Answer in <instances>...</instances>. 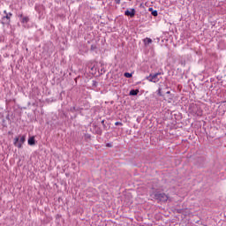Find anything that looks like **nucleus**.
<instances>
[{
    "mask_svg": "<svg viewBox=\"0 0 226 226\" xmlns=\"http://www.w3.org/2000/svg\"><path fill=\"white\" fill-rule=\"evenodd\" d=\"M139 93H140V91L139 89H132L129 92V96H137V94H139Z\"/></svg>",
    "mask_w": 226,
    "mask_h": 226,
    "instance_id": "8",
    "label": "nucleus"
},
{
    "mask_svg": "<svg viewBox=\"0 0 226 226\" xmlns=\"http://www.w3.org/2000/svg\"><path fill=\"white\" fill-rule=\"evenodd\" d=\"M5 16L2 18V24L4 26L5 24H10V19L11 18V13H6V11H4Z\"/></svg>",
    "mask_w": 226,
    "mask_h": 226,
    "instance_id": "5",
    "label": "nucleus"
},
{
    "mask_svg": "<svg viewBox=\"0 0 226 226\" xmlns=\"http://www.w3.org/2000/svg\"><path fill=\"white\" fill-rule=\"evenodd\" d=\"M96 44H92L91 45V50H92V52H94V50H96Z\"/></svg>",
    "mask_w": 226,
    "mask_h": 226,
    "instance_id": "13",
    "label": "nucleus"
},
{
    "mask_svg": "<svg viewBox=\"0 0 226 226\" xmlns=\"http://www.w3.org/2000/svg\"><path fill=\"white\" fill-rule=\"evenodd\" d=\"M143 43L145 47H147V45H151V43H153V39L147 37L143 40Z\"/></svg>",
    "mask_w": 226,
    "mask_h": 226,
    "instance_id": "7",
    "label": "nucleus"
},
{
    "mask_svg": "<svg viewBox=\"0 0 226 226\" xmlns=\"http://www.w3.org/2000/svg\"><path fill=\"white\" fill-rule=\"evenodd\" d=\"M124 77H125V79H132V77H133V74L130 72H124Z\"/></svg>",
    "mask_w": 226,
    "mask_h": 226,
    "instance_id": "10",
    "label": "nucleus"
},
{
    "mask_svg": "<svg viewBox=\"0 0 226 226\" xmlns=\"http://www.w3.org/2000/svg\"><path fill=\"white\" fill-rule=\"evenodd\" d=\"M102 124L104 129L107 128V125L105 124V120H102Z\"/></svg>",
    "mask_w": 226,
    "mask_h": 226,
    "instance_id": "16",
    "label": "nucleus"
},
{
    "mask_svg": "<svg viewBox=\"0 0 226 226\" xmlns=\"http://www.w3.org/2000/svg\"><path fill=\"white\" fill-rule=\"evenodd\" d=\"M148 11H151V13H153V11H154V10H153V8L150 7V8L148 9Z\"/></svg>",
    "mask_w": 226,
    "mask_h": 226,
    "instance_id": "19",
    "label": "nucleus"
},
{
    "mask_svg": "<svg viewBox=\"0 0 226 226\" xmlns=\"http://www.w3.org/2000/svg\"><path fill=\"white\" fill-rule=\"evenodd\" d=\"M177 213H181V210H178Z\"/></svg>",
    "mask_w": 226,
    "mask_h": 226,
    "instance_id": "23",
    "label": "nucleus"
},
{
    "mask_svg": "<svg viewBox=\"0 0 226 226\" xmlns=\"http://www.w3.org/2000/svg\"><path fill=\"white\" fill-rule=\"evenodd\" d=\"M106 147H112V143H107Z\"/></svg>",
    "mask_w": 226,
    "mask_h": 226,
    "instance_id": "17",
    "label": "nucleus"
},
{
    "mask_svg": "<svg viewBox=\"0 0 226 226\" xmlns=\"http://www.w3.org/2000/svg\"><path fill=\"white\" fill-rule=\"evenodd\" d=\"M90 132L92 133H95L96 135H102V133H103L102 128L94 124H93L92 126H90Z\"/></svg>",
    "mask_w": 226,
    "mask_h": 226,
    "instance_id": "4",
    "label": "nucleus"
},
{
    "mask_svg": "<svg viewBox=\"0 0 226 226\" xmlns=\"http://www.w3.org/2000/svg\"><path fill=\"white\" fill-rule=\"evenodd\" d=\"M153 196H154V199H155V200H159V202H167V200H169V195L160 191L154 192L153 193Z\"/></svg>",
    "mask_w": 226,
    "mask_h": 226,
    "instance_id": "1",
    "label": "nucleus"
},
{
    "mask_svg": "<svg viewBox=\"0 0 226 226\" xmlns=\"http://www.w3.org/2000/svg\"><path fill=\"white\" fill-rule=\"evenodd\" d=\"M167 94H170V91H168V92H167Z\"/></svg>",
    "mask_w": 226,
    "mask_h": 226,
    "instance_id": "22",
    "label": "nucleus"
},
{
    "mask_svg": "<svg viewBox=\"0 0 226 226\" xmlns=\"http://www.w3.org/2000/svg\"><path fill=\"white\" fill-rule=\"evenodd\" d=\"M115 125H116V126H123V123H121V122H116V123H115Z\"/></svg>",
    "mask_w": 226,
    "mask_h": 226,
    "instance_id": "15",
    "label": "nucleus"
},
{
    "mask_svg": "<svg viewBox=\"0 0 226 226\" xmlns=\"http://www.w3.org/2000/svg\"><path fill=\"white\" fill-rule=\"evenodd\" d=\"M21 22L22 24H27V22H29V17H24Z\"/></svg>",
    "mask_w": 226,
    "mask_h": 226,
    "instance_id": "11",
    "label": "nucleus"
},
{
    "mask_svg": "<svg viewBox=\"0 0 226 226\" xmlns=\"http://www.w3.org/2000/svg\"><path fill=\"white\" fill-rule=\"evenodd\" d=\"M19 17H22V14Z\"/></svg>",
    "mask_w": 226,
    "mask_h": 226,
    "instance_id": "24",
    "label": "nucleus"
},
{
    "mask_svg": "<svg viewBox=\"0 0 226 226\" xmlns=\"http://www.w3.org/2000/svg\"><path fill=\"white\" fill-rule=\"evenodd\" d=\"M116 4H121V0H115Z\"/></svg>",
    "mask_w": 226,
    "mask_h": 226,
    "instance_id": "18",
    "label": "nucleus"
},
{
    "mask_svg": "<svg viewBox=\"0 0 226 226\" xmlns=\"http://www.w3.org/2000/svg\"><path fill=\"white\" fill-rule=\"evenodd\" d=\"M26 142V135L16 137L14 139V146L18 147L19 149H22V145Z\"/></svg>",
    "mask_w": 226,
    "mask_h": 226,
    "instance_id": "2",
    "label": "nucleus"
},
{
    "mask_svg": "<svg viewBox=\"0 0 226 226\" xmlns=\"http://www.w3.org/2000/svg\"><path fill=\"white\" fill-rule=\"evenodd\" d=\"M157 94H158V96H163V94H162V88L161 87L158 88Z\"/></svg>",
    "mask_w": 226,
    "mask_h": 226,
    "instance_id": "14",
    "label": "nucleus"
},
{
    "mask_svg": "<svg viewBox=\"0 0 226 226\" xmlns=\"http://www.w3.org/2000/svg\"><path fill=\"white\" fill-rule=\"evenodd\" d=\"M86 137H87V139H91V135H87V134Z\"/></svg>",
    "mask_w": 226,
    "mask_h": 226,
    "instance_id": "20",
    "label": "nucleus"
},
{
    "mask_svg": "<svg viewBox=\"0 0 226 226\" xmlns=\"http://www.w3.org/2000/svg\"><path fill=\"white\" fill-rule=\"evenodd\" d=\"M160 75H162V72H156L154 74H150L148 77H147V80L149 82H154L156 84V82H160Z\"/></svg>",
    "mask_w": 226,
    "mask_h": 226,
    "instance_id": "3",
    "label": "nucleus"
},
{
    "mask_svg": "<svg viewBox=\"0 0 226 226\" xmlns=\"http://www.w3.org/2000/svg\"><path fill=\"white\" fill-rule=\"evenodd\" d=\"M151 15H153V17H158V11H152Z\"/></svg>",
    "mask_w": 226,
    "mask_h": 226,
    "instance_id": "12",
    "label": "nucleus"
},
{
    "mask_svg": "<svg viewBox=\"0 0 226 226\" xmlns=\"http://www.w3.org/2000/svg\"><path fill=\"white\" fill-rule=\"evenodd\" d=\"M92 72H94V66L91 67Z\"/></svg>",
    "mask_w": 226,
    "mask_h": 226,
    "instance_id": "21",
    "label": "nucleus"
},
{
    "mask_svg": "<svg viewBox=\"0 0 226 226\" xmlns=\"http://www.w3.org/2000/svg\"><path fill=\"white\" fill-rule=\"evenodd\" d=\"M36 144V141L34 139V136L28 139V145L29 146H34Z\"/></svg>",
    "mask_w": 226,
    "mask_h": 226,
    "instance_id": "9",
    "label": "nucleus"
},
{
    "mask_svg": "<svg viewBox=\"0 0 226 226\" xmlns=\"http://www.w3.org/2000/svg\"><path fill=\"white\" fill-rule=\"evenodd\" d=\"M135 13H137V11H135V9H133V8L127 9L124 11L125 17H130L131 19H133V17H135Z\"/></svg>",
    "mask_w": 226,
    "mask_h": 226,
    "instance_id": "6",
    "label": "nucleus"
}]
</instances>
